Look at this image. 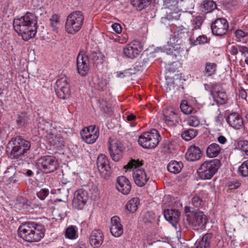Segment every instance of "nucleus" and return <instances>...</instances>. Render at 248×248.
Here are the masks:
<instances>
[{
	"label": "nucleus",
	"mask_w": 248,
	"mask_h": 248,
	"mask_svg": "<svg viewBox=\"0 0 248 248\" xmlns=\"http://www.w3.org/2000/svg\"><path fill=\"white\" fill-rule=\"evenodd\" d=\"M37 24L36 16L30 12H27L20 18H15L13 21V27L15 31L26 41L33 37L36 34Z\"/></svg>",
	"instance_id": "1"
},
{
	"label": "nucleus",
	"mask_w": 248,
	"mask_h": 248,
	"mask_svg": "<svg viewBox=\"0 0 248 248\" xmlns=\"http://www.w3.org/2000/svg\"><path fill=\"white\" fill-rule=\"evenodd\" d=\"M45 232L43 225L32 221L25 222L18 229V235L28 242L39 241L44 237Z\"/></svg>",
	"instance_id": "2"
},
{
	"label": "nucleus",
	"mask_w": 248,
	"mask_h": 248,
	"mask_svg": "<svg viewBox=\"0 0 248 248\" xmlns=\"http://www.w3.org/2000/svg\"><path fill=\"white\" fill-rule=\"evenodd\" d=\"M84 20L83 13L76 11L70 13L66 19L65 30L70 34H75L81 29Z\"/></svg>",
	"instance_id": "3"
},
{
	"label": "nucleus",
	"mask_w": 248,
	"mask_h": 248,
	"mask_svg": "<svg viewBox=\"0 0 248 248\" xmlns=\"http://www.w3.org/2000/svg\"><path fill=\"white\" fill-rule=\"evenodd\" d=\"M141 165V162L135 160H132L126 165L128 169H132L134 181L140 187L145 186L148 179L144 170L140 167Z\"/></svg>",
	"instance_id": "4"
},
{
	"label": "nucleus",
	"mask_w": 248,
	"mask_h": 248,
	"mask_svg": "<svg viewBox=\"0 0 248 248\" xmlns=\"http://www.w3.org/2000/svg\"><path fill=\"white\" fill-rule=\"evenodd\" d=\"M11 145L10 156L12 158H17L23 155L31 148L30 141L22 139L20 137H17L12 139L9 143Z\"/></svg>",
	"instance_id": "5"
},
{
	"label": "nucleus",
	"mask_w": 248,
	"mask_h": 248,
	"mask_svg": "<svg viewBox=\"0 0 248 248\" xmlns=\"http://www.w3.org/2000/svg\"><path fill=\"white\" fill-rule=\"evenodd\" d=\"M219 166L220 161L218 159L206 161L201 165L197 170V173L202 179H210L216 173Z\"/></svg>",
	"instance_id": "6"
},
{
	"label": "nucleus",
	"mask_w": 248,
	"mask_h": 248,
	"mask_svg": "<svg viewBox=\"0 0 248 248\" xmlns=\"http://www.w3.org/2000/svg\"><path fill=\"white\" fill-rule=\"evenodd\" d=\"M159 138L158 132L153 129L149 132L141 134L139 137L138 142L143 148L153 149L158 145Z\"/></svg>",
	"instance_id": "7"
},
{
	"label": "nucleus",
	"mask_w": 248,
	"mask_h": 248,
	"mask_svg": "<svg viewBox=\"0 0 248 248\" xmlns=\"http://www.w3.org/2000/svg\"><path fill=\"white\" fill-rule=\"evenodd\" d=\"M207 222L206 216L203 212L197 210L196 212L191 213L187 216L185 223L187 222L189 227L203 228Z\"/></svg>",
	"instance_id": "8"
},
{
	"label": "nucleus",
	"mask_w": 248,
	"mask_h": 248,
	"mask_svg": "<svg viewBox=\"0 0 248 248\" xmlns=\"http://www.w3.org/2000/svg\"><path fill=\"white\" fill-rule=\"evenodd\" d=\"M37 165L45 173H50L56 170L58 167L55 157L45 155L37 160Z\"/></svg>",
	"instance_id": "9"
},
{
	"label": "nucleus",
	"mask_w": 248,
	"mask_h": 248,
	"mask_svg": "<svg viewBox=\"0 0 248 248\" xmlns=\"http://www.w3.org/2000/svg\"><path fill=\"white\" fill-rule=\"evenodd\" d=\"M56 93L58 97L65 99L69 97L71 93L70 86L66 77H63L57 79Z\"/></svg>",
	"instance_id": "10"
},
{
	"label": "nucleus",
	"mask_w": 248,
	"mask_h": 248,
	"mask_svg": "<svg viewBox=\"0 0 248 248\" xmlns=\"http://www.w3.org/2000/svg\"><path fill=\"white\" fill-rule=\"evenodd\" d=\"M96 164L101 176L108 179L111 173L112 169L107 157L105 155L100 154L97 157Z\"/></svg>",
	"instance_id": "11"
},
{
	"label": "nucleus",
	"mask_w": 248,
	"mask_h": 248,
	"mask_svg": "<svg viewBox=\"0 0 248 248\" xmlns=\"http://www.w3.org/2000/svg\"><path fill=\"white\" fill-rule=\"evenodd\" d=\"M210 92L217 104L223 105L226 103L228 100L227 95L220 84L212 83L211 85Z\"/></svg>",
	"instance_id": "12"
},
{
	"label": "nucleus",
	"mask_w": 248,
	"mask_h": 248,
	"mask_svg": "<svg viewBox=\"0 0 248 248\" xmlns=\"http://www.w3.org/2000/svg\"><path fill=\"white\" fill-rule=\"evenodd\" d=\"M81 138L86 143L93 144L98 139L99 132L98 127L92 125L87 128H83L80 132Z\"/></svg>",
	"instance_id": "13"
},
{
	"label": "nucleus",
	"mask_w": 248,
	"mask_h": 248,
	"mask_svg": "<svg viewBox=\"0 0 248 248\" xmlns=\"http://www.w3.org/2000/svg\"><path fill=\"white\" fill-rule=\"evenodd\" d=\"M211 28L214 34L222 36L226 33L229 28V24L226 19L218 18L212 23Z\"/></svg>",
	"instance_id": "14"
},
{
	"label": "nucleus",
	"mask_w": 248,
	"mask_h": 248,
	"mask_svg": "<svg viewBox=\"0 0 248 248\" xmlns=\"http://www.w3.org/2000/svg\"><path fill=\"white\" fill-rule=\"evenodd\" d=\"M77 70L81 76H85L89 70V61L84 51H80L77 59Z\"/></svg>",
	"instance_id": "15"
},
{
	"label": "nucleus",
	"mask_w": 248,
	"mask_h": 248,
	"mask_svg": "<svg viewBox=\"0 0 248 248\" xmlns=\"http://www.w3.org/2000/svg\"><path fill=\"white\" fill-rule=\"evenodd\" d=\"M109 151L110 155L113 160L119 161L122 157L123 145L118 140H111L109 141Z\"/></svg>",
	"instance_id": "16"
},
{
	"label": "nucleus",
	"mask_w": 248,
	"mask_h": 248,
	"mask_svg": "<svg viewBox=\"0 0 248 248\" xmlns=\"http://www.w3.org/2000/svg\"><path fill=\"white\" fill-rule=\"evenodd\" d=\"M88 200L86 191L82 189L77 190L74 193L73 205L78 209H81Z\"/></svg>",
	"instance_id": "17"
},
{
	"label": "nucleus",
	"mask_w": 248,
	"mask_h": 248,
	"mask_svg": "<svg viewBox=\"0 0 248 248\" xmlns=\"http://www.w3.org/2000/svg\"><path fill=\"white\" fill-rule=\"evenodd\" d=\"M116 186L120 192L125 195L129 194L131 189L129 180L124 176H120L117 178Z\"/></svg>",
	"instance_id": "18"
},
{
	"label": "nucleus",
	"mask_w": 248,
	"mask_h": 248,
	"mask_svg": "<svg viewBox=\"0 0 248 248\" xmlns=\"http://www.w3.org/2000/svg\"><path fill=\"white\" fill-rule=\"evenodd\" d=\"M120 218L117 216L111 218L110 231L111 234L116 237L120 236L123 233V227Z\"/></svg>",
	"instance_id": "19"
},
{
	"label": "nucleus",
	"mask_w": 248,
	"mask_h": 248,
	"mask_svg": "<svg viewBox=\"0 0 248 248\" xmlns=\"http://www.w3.org/2000/svg\"><path fill=\"white\" fill-rule=\"evenodd\" d=\"M230 126L236 129H240L243 125V121L241 116L235 112L231 113L226 118Z\"/></svg>",
	"instance_id": "20"
},
{
	"label": "nucleus",
	"mask_w": 248,
	"mask_h": 248,
	"mask_svg": "<svg viewBox=\"0 0 248 248\" xmlns=\"http://www.w3.org/2000/svg\"><path fill=\"white\" fill-rule=\"evenodd\" d=\"M202 156V153L199 147L195 145L190 146L186 155V159L189 161H195L199 160Z\"/></svg>",
	"instance_id": "21"
},
{
	"label": "nucleus",
	"mask_w": 248,
	"mask_h": 248,
	"mask_svg": "<svg viewBox=\"0 0 248 248\" xmlns=\"http://www.w3.org/2000/svg\"><path fill=\"white\" fill-rule=\"evenodd\" d=\"M163 114V120L168 125L172 126L178 122V115L172 108L164 110Z\"/></svg>",
	"instance_id": "22"
},
{
	"label": "nucleus",
	"mask_w": 248,
	"mask_h": 248,
	"mask_svg": "<svg viewBox=\"0 0 248 248\" xmlns=\"http://www.w3.org/2000/svg\"><path fill=\"white\" fill-rule=\"evenodd\" d=\"M164 216L165 219L172 226H176L179 220L180 212L175 209L165 210L164 211Z\"/></svg>",
	"instance_id": "23"
},
{
	"label": "nucleus",
	"mask_w": 248,
	"mask_h": 248,
	"mask_svg": "<svg viewBox=\"0 0 248 248\" xmlns=\"http://www.w3.org/2000/svg\"><path fill=\"white\" fill-rule=\"evenodd\" d=\"M5 177L8 178L7 181L9 182V183L17 184L21 180L24 174L19 171L16 172L15 169L10 168L7 169V170L5 171Z\"/></svg>",
	"instance_id": "24"
},
{
	"label": "nucleus",
	"mask_w": 248,
	"mask_h": 248,
	"mask_svg": "<svg viewBox=\"0 0 248 248\" xmlns=\"http://www.w3.org/2000/svg\"><path fill=\"white\" fill-rule=\"evenodd\" d=\"M103 242V235L99 230H94L90 238L91 245L95 248L99 247Z\"/></svg>",
	"instance_id": "25"
},
{
	"label": "nucleus",
	"mask_w": 248,
	"mask_h": 248,
	"mask_svg": "<svg viewBox=\"0 0 248 248\" xmlns=\"http://www.w3.org/2000/svg\"><path fill=\"white\" fill-rule=\"evenodd\" d=\"M140 51L137 46L134 44H127L123 49L124 55L130 59L137 57L139 55Z\"/></svg>",
	"instance_id": "26"
},
{
	"label": "nucleus",
	"mask_w": 248,
	"mask_h": 248,
	"mask_svg": "<svg viewBox=\"0 0 248 248\" xmlns=\"http://www.w3.org/2000/svg\"><path fill=\"white\" fill-rule=\"evenodd\" d=\"M48 140L50 145L56 148H61L64 146L63 139L59 135L50 134Z\"/></svg>",
	"instance_id": "27"
},
{
	"label": "nucleus",
	"mask_w": 248,
	"mask_h": 248,
	"mask_svg": "<svg viewBox=\"0 0 248 248\" xmlns=\"http://www.w3.org/2000/svg\"><path fill=\"white\" fill-rule=\"evenodd\" d=\"M212 238L211 233H206L202 238L195 243L196 248H210V244Z\"/></svg>",
	"instance_id": "28"
},
{
	"label": "nucleus",
	"mask_w": 248,
	"mask_h": 248,
	"mask_svg": "<svg viewBox=\"0 0 248 248\" xmlns=\"http://www.w3.org/2000/svg\"><path fill=\"white\" fill-rule=\"evenodd\" d=\"M221 148L217 143H212L206 149V154L208 157L214 158L217 157L220 153Z\"/></svg>",
	"instance_id": "29"
},
{
	"label": "nucleus",
	"mask_w": 248,
	"mask_h": 248,
	"mask_svg": "<svg viewBox=\"0 0 248 248\" xmlns=\"http://www.w3.org/2000/svg\"><path fill=\"white\" fill-rule=\"evenodd\" d=\"M86 56L88 58L89 62L92 61L95 63L101 62L103 60V55L98 51L88 52Z\"/></svg>",
	"instance_id": "30"
},
{
	"label": "nucleus",
	"mask_w": 248,
	"mask_h": 248,
	"mask_svg": "<svg viewBox=\"0 0 248 248\" xmlns=\"http://www.w3.org/2000/svg\"><path fill=\"white\" fill-rule=\"evenodd\" d=\"M198 134V131L196 129L189 128L184 130L181 133L182 138L186 140L189 141L194 139Z\"/></svg>",
	"instance_id": "31"
},
{
	"label": "nucleus",
	"mask_w": 248,
	"mask_h": 248,
	"mask_svg": "<svg viewBox=\"0 0 248 248\" xmlns=\"http://www.w3.org/2000/svg\"><path fill=\"white\" fill-rule=\"evenodd\" d=\"M182 167V163L175 161L170 162L167 166L168 170L173 173H179L181 170Z\"/></svg>",
	"instance_id": "32"
},
{
	"label": "nucleus",
	"mask_w": 248,
	"mask_h": 248,
	"mask_svg": "<svg viewBox=\"0 0 248 248\" xmlns=\"http://www.w3.org/2000/svg\"><path fill=\"white\" fill-rule=\"evenodd\" d=\"M140 204V200L138 197H135L130 200L127 203L126 208L130 213L135 212Z\"/></svg>",
	"instance_id": "33"
},
{
	"label": "nucleus",
	"mask_w": 248,
	"mask_h": 248,
	"mask_svg": "<svg viewBox=\"0 0 248 248\" xmlns=\"http://www.w3.org/2000/svg\"><path fill=\"white\" fill-rule=\"evenodd\" d=\"M183 0H165V5L166 8L170 9L172 13H177L179 11L178 4Z\"/></svg>",
	"instance_id": "34"
},
{
	"label": "nucleus",
	"mask_w": 248,
	"mask_h": 248,
	"mask_svg": "<svg viewBox=\"0 0 248 248\" xmlns=\"http://www.w3.org/2000/svg\"><path fill=\"white\" fill-rule=\"evenodd\" d=\"M201 7L203 10L204 12L209 13L216 8V3L210 0H205L203 1L202 4L201 5Z\"/></svg>",
	"instance_id": "35"
},
{
	"label": "nucleus",
	"mask_w": 248,
	"mask_h": 248,
	"mask_svg": "<svg viewBox=\"0 0 248 248\" xmlns=\"http://www.w3.org/2000/svg\"><path fill=\"white\" fill-rule=\"evenodd\" d=\"M217 65L215 63L207 62L205 64V73L208 76H211L215 74Z\"/></svg>",
	"instance_id": "36"
},
{
	"label": "nucleus",
	"mask_w": 248,
	"mask_h": 248,
	"mask_svg": "<svg viewBox=\"0 0 248 248\" xmlns=\"http://www.w3.org/2000/svg\"><path fill=\"white\" fill-rule=\"evenodd\" d=\"M94 86L98 90L104 91L107 88V82L103 78H97L94 80Z\"/></svg>",
	"instance_id": "37"
},
{
	"label": "nucleus",
	"mask_w": 248,
	"mask_h": 248,
	"mask_svg": "<svg viewBox=\"0 0 248 248\" xmlns=\"http://www.w3.org/2000/svg\"><path fill=\"white\" fill-rule=\"evenodd\" d=\"M60 16L57 14L52 15L49 19L50 25L54 31H58L59 26L60 24Z\"/></svg>",
	"instance_id": "38"
},
{
	"label": "nucleus",
	"mask_w": 248,
	"mask_h": 248,
	"mask_svg": "<svg viewBox=\"0 0 248 248\" xmlns=\"http://www.w3.org/2000/svg\"><path fill=\"white\" fill-rule=\"evenodd\" d=\"M186 121L188 125L193 127L198 126L200 124V120L196 115H191L188 116Z\"/></svg>",
	"instance_id": "39"
},
{
	"label": "nucleus",
	"mask_w": 248,
	"mask_h": 248,
	"mask_svg": "<svg viewBox=\"0 0 248 248\" xmlns=\"http://www.w3.org/2000/svg\"><path fill=\"white\" fill-rule=\"evenodd\" d=\"M142 220L145 224L152 223L155 219V214L152 211H147L142 216Z\"/></svg>",
	"instance_id": "40"
},
{
	"label": "nucleus",
	"mask_w": 248,
	"mask_h": 248,
	"mask_svg": "<svg viewBox=\"0 0 248 248\" xmlns=\"http://www.w3.org/2000/svg\"><path fill=\"white\" fill-rule=\"evenodd\" d=\"M150 0H131V4L140 10L144 9Z\"/></svg>",
	"instance_id": "41"
},
{
	"label": "nucleus",
	"mask_w": 248,
	"mask_h": 248,
	"mask_svg": "<svg viewBox=\"0 0 248 248\" xmlns=\"http://www.w3.org/2000/svg\"><path fill=\"white\" fill-rule=\"evenodd\" d=\"M180 108L182 111L186 114L191 113L194 109L193 108L188 104V102L186 100H183L180 104Z\"/></svg>",
	"instance_id": "42"
},
{
	"label": "nucleus",
	"mask_w": 248,
	"mask_h": 248,
	"mask_svg": "<svg viewBox=\"0 0 248 248\" xmlns=\"http://www.w3.org/2000/svg\"><path fill=\"white\" fill-rule=\"evenodd\" d=\"M238 172L243 177L248 176V160L244 161L239 167Z\"/></svg>",
	"instance_id": "43"
},
{
	"label": "nucleus",
	"mask_w": 248,
	"mask_h": 248,
	"mask_svg": "<svg viewBox=\"0 0 248 248\" xmlns=\"http://www.w3.org/2000/svg\"><path fill=\"white\" fill-rule=\"evenodd\" d=\"M203 21V18L202 16H198L194 17L192 21L193 25V30H197L200 28L201 26Z\"/></svg>",
	"instance_id": "44"
},
{
	"label": "nucleus",
	"mask_w": 248,
	"mask_h": 248,
	"mask_svg": "<svg viewBox=\"0 0 248 248\" xmlns=\"http://www.w3.org/2000/svg\"><path fill=\"white\" fill-rule=\"evenodd\" d=\"M65 236L69 239H75L77 235L76 231L73 226L68 227L65 231Z\"/></svg>",
	"instance_id": "45"
},
{
	"label": "nucleus",
	"mask_w": 248,
	"mask_h": 248,
	"mask_svg": "<svg viewBox=\"0 0 248 248\" xmlns=\"http://www.w3.org/2000/svg\"><path fill=\"white\" fill-rule=\"evenodd\" d=\"M162 148L164 152L169 154L171 153L173 146L170 140H167L164 141Z\"/></svg>",
	"instance_id": "46"
},
{
	"label": "nucleus",
	"mask_w": 248,
	"mask_h": 248,
	"mask_svg": "<svg viewBox=\"0 0 248 248\" xmlns=\"http://www.w3.org/2000/svg\"><path fill=\"white\" fill-rule=\"evenodd\" d=\"M191 203L194 206L199 207L202 205L203 201L199 195H195L192 198Z\"/></svg>",
	"instance_id": "47"
},
{
	"label": "nucleus",
	"mask_w": 248,
	"mask_h": 248,
	"mask_svg": "<svg viewBox=\"0 0 248 248\" xmlns=\"http://www.w3.org/2000/svg\"><path fill=\"white\" fill-rule=\"evenodd\" d=\"M29 117L26 113H21L18 118L17 123L20 125H23L28 122Z\"/></svg>",
	"instance_id": "48"
},
{
	"label": "nucleus",
	"mask_w": 248,
	"mask_h": 248,
	"mask_svg": "<svg viewBox=\"0 0 248 248\" xmlns=\"http://www.w3.org/2000/svg\"><path fill=\"white\" fill-rule=\"evenodd\" d=\"M49 191L47 189L43 188L37 193V197L41 200H44L48 195Z\"/></svg>",
	"instance_id": "49"
},
{
	"label": "nucleus",
	"mask_w": 248,
	"mask_h": 248,
	"mask_svg": "<svg viewBox=\"0 0 248 248\" xmlns=\"http://www.w3.org/2000/svg\"><path fill=\"white\" fill-rule=\"evenodd\" d=\"M207 41L208 39L205 35H200L197 38L196 40L195 41L194 44L195 45L202 44L207 42Z\"/></svg>",
	"instance_id": "50"
},
{
	"label": "nucleus",
	"mask_w": 248,
	"mask_h": 248,
	"mask_svg": "<svg viewBox=\"0 0 248 248\" xmlns=\"http://www.w3.org/2000/svg\"><path fill=\"white\" fill-rule=\"evenodd\" d=\"M241 150L248 155V141L243 140L239 142Z\"/></svg>",
	"instance_id": "51"
},
{
	"label": "nucleus",
	"mask_w": 248,
	"mask_h": 248,
	"mask_svg": "<svg viewBox=\"0 0 248 248\" xmlns=\"http://www.w3.org/2000/svg\"><path fill=\"white\" fill-rule=\"evenodd\" d=\"M241 183L237 181H230L228 183V187L230 189H235L238 188L240 186Z\"/></svg>",
	"instance_id": "52"
},
{
	"label": "nucleus",
	"mask_w": 248,
	"mask_h": 248,
	"mask_svg": "<svg viewBox=\"0 0 248 248\" xmlns=\"http://www.w3.org/2000/svg\"><path fill=\"white\" fill-rule=\"evenodd\" d=\"M234 34L235 37L239 39L244 38L248 35V34L242 30H237L235 31Z\"/></svg>",
	"instance_id": "53"
},
{
	"label": "nucleus",
	"mask_w": 248,
	"mask_h": 248,
	"mask_svg": "<svg viewBox=\"0 0 248 248\" xmlns=\"http://www.w3.org/2000/svg\"><path fill=\"white\" fill-rule=\"evenodd\" d=\"M100 107L101 109H102L105 112H106L108 110V103L106 101L102 100L99 101Z\"/></svg>",
	"instance_id": "54"
},
{
	"label": "nucleus",
	"mask_w": 248,
	"mask_h": 248,
	"mask_svg": "<svg viewBox=\"0 0 248 248\" xmlns=\"http://www.w3.org/2000/svg\"><path fill=\"white\" fill-rule=\"evenodd\" d=\"M112 28L116 33L119 34L122 31V27L119 23H114L112 25Z\"/></svg>",
	"instance_id": "55"
},
{
	"label": "nucleus",
	"mask_w": 248,
	"mask_h": 248,
	"mask_svg": "<svg viewBox=\"0 0 248 248\" xmlns=\"http://www.w3.org/2000/svg\"><path fill=\"white\" fill-rule=\"evenodd\" d=\"M238 51L241 52L242 54H248V47L247 46L238 45Z\"/></svg>",
	"instance_id": "56"
},
{
	"label": "nucleus",
	"mask_w": 248,
	"mask_h": 248,
	"mask_svg": "<svg viewBox=\"0 0 248 248\" xmlns=\"http://www.w3.org/2000/svg\"><path fill=\"white\" fill-rule=\"evenodd\" d=\"M229 51L231 55L234 56L236 55L239 51L238 48V45L232 46Z\"/></svg>",
	"instance_id": "57"
},
{
	"label": "nucleus",
	"mask_w": 248,
	"mask_h": 248,
	"mask_svg": "<svg viewBox=\"0 0 248 248\" xmlns=\"http://www.w3.org/2000/svg\"><path fill=\"white\" fill-rule=\"evenodd\" d=\"M239 95L242 99H246L247 93L244 89H241L239 92Z\"/></svg>",
	"instance_id": "58"
},
{
	"label": "nucleus",
	"mask_w": 248,
	"mask_h": 248,
	"mask_svg": "<svg viewBox=\"0 0 248 248\" xmlns=\"http://www.w3.org/2000/svg\"><path fill=\"white\" fill-rule=\"evenodd\" d=\"M217 140L220 143L223 144H225L227 141L226 138L223 136H219L217 138Z\"/></svg>",
	"instance_id": "59"
},
{
	"label": "nucleus",
	"mask_w": 248,
	"mask_h": 248,
	"mask_svg": "<svg viewBox=\"0 0 248 248\" xmlns=\"http://www.w3.org/2000/svg\"><path fill=\"white\" fill-rule=\"evenodd\" d=\"M185 210L186 214V217H187V216L188 215H190V213L196 212V210H192V211H191V207H188V206H186L185 207Z\"/></svg>",
	"instance_id": "60"
},
{
	"label": "nucleus",
	"mask_w": 248,
	"mask_h": 248,
	"mask_svg": "<svg viewBox=\"0 0 248 248\" xmlns=\"http://www.w3.org/2000/svg\"><path fill=\"white\" fill-rule=\"evenodd\" d=\"M177 29L178 31L182 32L183 33L187 32L188 31L187 29L185 28L183 26H180L177 27Z\"/></svg>",
	"instance_id": "61"
},
{
	"label": "nucleus",
	"mask_w": 248,
	"mask_h": 248,
	"mask_svg": "<svg viewBox=\"0 0 248 248\" xmlns=\"http://www.w3.org/2000/svg\"><path fill=\"white\" fill-rule=\"evenodd\" d=\"M135 118V116L132 113L130 114L126 117V120L128 121H133Z\"/></svg>",
	"instance_id": "62"
},
{
	"label": "nucleus",
	"mask_w": 248,
	"mask_h": 248,
	"mask_svg": "<svg viewBox=\"0 0 248 248\" xmlns=\"http://www.w3.org/2000/svg\"><path fill=\"white\" fill-rule=\"evenodd\" d=\"M89 187H92V189L90 188V190L93 192H96L97 191V187L95 186H94L93 183L90 184L89 185Z\"/></svg>",
	"instance_id": "63"
},
{
	"label": "nucleus",
	"mask_w": 248,
	"mask_h": 248,
	"mask_svg": "<svg viewBox=\"0 0 248 248\" xmlns=\"http://www.w3.org/2000/svg\"><path fill=\"white\" fill-rule=\"evenodd\" d=\"M24 174L23 175H27L29 177H31L33 175V172H32V170H28L27 171H26V173H23Z\"/></svg>",
	"instance_id": "64"
}]
</instances>
